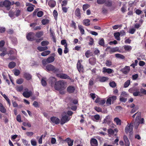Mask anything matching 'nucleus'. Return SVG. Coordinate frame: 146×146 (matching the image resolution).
<instances>
[{
	"label": "nucleus",
	"mask_w": 146,
	"mask_h": 146,
	"mask_svg": "<svg viewBox=\"0 0 146 146\" xmlns=\"http://www.w3.org/2000/svg\"><path fill=\"white\" fill-rule=\"evenodd\" d=\"M32 93L31 91H26L24 92L23 94V96L26 98L29 97L32 95Z\"/></svg>",
	"instance_id": "19"
},
{
	"label": "nucleus",
	"mask_w": 146,
	"mask_h": 146,
	"mask_svg": "<svg viewBox=\"0 0 146 146\" xmlns=\"http://www.w3.org/2000/svg\"><path fill=\"white\" fill-rule=\"evenodd\" d=\"M91 54V52L89 50H88L85 52V55L87 58H88L90 57Z\"/></svg>",
	"instance_id": "48"
},
{
	"label": "nucleus",
	"mask_w": 146,
	"mask_h": 146,
	"mask_svg": "<svg viewBox=\"0 0 146 146\" xmlns=\"http://www.w3.org/2000/svg\"><path fill=\"white\" fill-rule=\"evenodd\" d=\"M137 116L136 118V121L139 120L141 118V113L140 112H137L136 113Z\"/></svg>",
	"instance_id": "39"
},
{
	"label": "nucleus",
	"mask_w": 146,
	"mask_h": 146,
	"mask_svg": "<svg viewBox=\"0 0 146 146\" xmlns=\"http://www.w3.org/2000/svg\"><path fill=\"white\" fill-rule=\"evenodd\" d=\"M96 59L94 58H90L89 59L90 63L92 65H95L96 63Z\"/></svg>",
	"instance_id": "26"
},
{
	"label": "nucleus",
	"mask_w": 146,
	"mask_h": 146,
	"mask_svg": "<svg viewBox=\"0 0 146 146\" xmlns=\"http://www.w3.org/2000/svg\"><path fill=\"white\" fill-rule=\"evenodd\" d=\"M31 143L32 145L35 146L36 145V142L34 139H32L31 141Z\"/></svg>",
	"instance_id": "54"
},
{
	"label": "nucleus",
	"mask_w": 146,
	"mask_h": 146,
	"mask_svg": "<svg viewBox=\"0 0 146 146\" xmlns=\"http://www.w3.org/2000/svg\"><path fill=\"white\" fill-rule=\"evenodd\" d=\"M22 141L23 144L25 145H26V146H30V144L28 143V141L26 140L23 139H22Z\"/></svg>",
	"instance_id": "51"
},
{
	"label": "nucleus",
	"mask_w": 146,
	"mask_h": 146,
	"mask_svg": "<svg viewBox=\"0 0 146 146\" xmlns=\"http://www.w3.org/2000/svg\"><path fill=\"white\" fill-rule=\"evenodd\" d=\"M95 102L96 103H98L102 105L105 103L106 101L105 100H102L98 98L96 100Z\"/></svg>",
	"instance_id": "13"
},
{
	"label": "nucleus",
	"mask_w": 146,
	"mask_h": 146,
	"mask_svg": "<svg viewBox=\"0 0 146 146\" xmlns=\"http://www.w3.org/2000/svg\"><path fill=\"white\" fill-rule=\"evenodd\" d=\"M43 136V135H42L40 136V138H39V136H37V137H36V139H38V142L40 144H41L42 143V138Z\"/></svg>",
	"instance_id": "49"
},
{
	"label": "nucleus",
	"mask_w": 146,
	"mask_h": 146,
	"mask_svg": "<svg viewBox=\"0 0 146 146\" xmlns=\"http://www.w3.org/2000/svg\"><path fill=\"white\" fill-rule=\"evenodd\" d=\"M108 133L110 135H112L114 134V131L111 129H108Z\"/></svg>",
	"instance_id": "62"
},
{
	"label": "nucleus",
	"mask_w": 146,
	"mask_h": 146,
	"mask_svg": "<svg viewBox=\"0 0 146 146\" xmlns=\"http://www.w3.org/2000/svg\"><path fill=\"white\" fill-rule=\"evenodd\" d=\"M45 78H43L41 80V83L42 85L43 86H45L46 85V82L45 80Z\"/></svg>",
	"instance_id": "42"
},
{
	"label": "nucleus",
	"mask_w": 146,
	"mask_h": 146,
	"mask_svg": "<svg viewBox=\"0 0 146 146\" xmlns=\"http://www.w3.org/2000/svg\"><path fill=\"white\" fill-rule=\"evenodd\" d=\"M58 76L62 79H67L69 80L71 79V78L70 77L68 76L67 74H58Z\"/></svg>",
	"instance_id": "18"
},
{
	"label": "nucleus",
	"mask_w": 146,
	"mask_h": 146,
	"mask_svg": "<svg viewBox=\"0 0 146 146\" xmlns=\"http://www.w3.org/2000/svg\"><path fill=\"white\" fill-rule=\"evenodd\" d=\"M65 141H67L68 146H72L73 145L74 141L69 138H68L65 140Z\"/></svg>",
	"instance_id": "21"
},
{
	"label": "nucleus",
	"mask_w": 146,
	"mask_h": 146,
	"mask_svg": "<svg viewBox=\"0 0 146 146\" xmlns=\"http://www.w3.org/2000/svg\"><path fill=\"white\" fill-rule=\"evenodd\" d=\"M41 23L42 25H45L49 23V20L47 19H43L42 20Z\"/></svg>",
	"instance_id": "41"
},
{
	"label": "nucleus",
	"mask_w": 146,
	"mask_h": 146,
	"mask_svg": "<svg viewBox=\"0 0 146 146\" xmlns=\"http://www.w3.org/2000/svg\"><path fill=\"white\" fill-rule=\"evenodd\" d=\"M70 119L68 115H66V112H64L63 113L62 117L61 119L60 124L63 125L65 123L68 121Z\"/></svg>",
	"instance_id": "3"
},
{
	"label": "nucleus",
	"mask_w": 146,
	"mask_h": 146,
	"mask_svg": "<svg viewBox=\"0 0 146 146\" xmlns=\"http://www.w3.org/2000/svg\"><path fill=\"white\" fill-rule=\"evenodd\" d=\"M50 120L51 122L56 124H58L60 122V120L58 118L56 117H52L50 118Z\"/></svg>",
	"instance_id": "11"
},
{
	"label": "nucleus",
	"mask_w": 146,
	"mask_h": 146,
	"mask_svg": "<svg viewBox=\"0 0 146 146\" xmlns=\"http://www.w3.org/2000/svg\"><path fill=\"white\" fill-rule=\"evenodd\" d=\"M64 52L65 54L67 53L69 51L68 49L67 48V44H66L64 45Z\"/></svg>",
	"instance_id": "57"
},
{
	"label": "nucleus",
	"mask_w": 146,
	"mask_h": 146,
	"mask_svg": "<svg viewBox=\"0 0 146 146\" xmlns=\"http://www.w3.org/2000/svg\"><path fill=\"white\" fill-rule=\"evenodd\" d=\"M133 95L135 96H142V95L141 94L140 92L139 91H137L133 92Z\"/></svg>",
	"instance_id": "50"
},
{
	"label": "nucleus",
	"mask_w": 146,
	"mask_h": 146,
	"mask_svg": "<svg viewBox=\"0 0 146 146\" xmlns=\"http://www.w3.org/2000/svg\"><path fill=\"white\" fill-rule=\"evenodd\" d=\"M98 79L99 81L101 82H106L109 79V78L107 77H101L100 76H98L96 78Z\"/></svg>",
	"instance_id": "8"
},
{
	"label": "nucleus",
	"mask_w": 146,
	"mask_h": 146,
	"mask_svg": "<svg viewBox=\"0 0 146 146\" xmlns=\"http://www.w3.org/2000/svg\"><path fill=\"white\" fill-rule=\"evenodd\" d=\"M119 100L122 102H125L127 100V98L120 96V97L119 98Z\"/></svg>",
	"instance_id": "61"
},
{
	"label": "nucleus",
	"mask_w": 146,
	"mask_h": 146,
	"mask_svg": "<svg viewBox=\"0 0 146 146\" xmlns=\"http://www.w3.org/2000/svg\"><path fill=\"white\" fill-rule=\"evenodd\" d=\"M34 9V7H33L31 6H29L27 7V10L28 11L31 12Z\"/></svg>",
	"instance_id": "60"
},
{
	"label": "nucleus",
	"mask_w": 146,
	"mask_h": 146,
	"mask_svg": "<svg viewBox=\"0 0 146 146\" xmlns=\"http://www.w3.org/2000/svg\"><path fill=\"white\" fill-rule=\"evenodd\" d=\"M48 5L52 7H54L56 4V2L53 0L49 1L48 3Z\"/></svg>",
	"instance_id": "25"
},
{
	"label": "nucleus",
	"mask_w": 146,
	"mask_h": 146,
	"mask_svg": "<svg viewBox=\"0 0 146 146\" xmlns=\"http://www.w3.org/2000/svg\"><path fill=\"white\" fill-rule=\"evenodd\" d=\"M106 65L108 67H110L112 64L111 62L109 60H107L105 63Z\"/></svg>",
	"instance_id": "52"
},
{
	"label": "nucleus",
	"mask_w": 146,
	"mask_h": 146,
	"mask_svg": "<svg viewBox=\"0 0 146 146\" xmlns=\"http://www.w3.org/2000/svg\"><path fill=\"white\" fill-rule=\"evenodd\" d=\"M116 99V97L115 96H113L109 97L107 100L106 104L107 106L110 105L111 102H113Z\"/></svg>",
	"instance_id": "7"
},
{
	"label": "nucleus",
	"mask_w": 146,
	"mask_h": 146,
	"mask_svg": "<svg viewBox=\"0 0 146 146\" xmlns=\"http://www.w3.org/2000/svg\"><path fill=\"white\" fill-rule=\"evenodd\" d=\"M56 79L54 77H51L49 79V83L52 86L54 83L56 82Z\"/></svg>",
	"instance_id": "20"
},
{
	"label": "nucleus",
	"mask_w": 146,
	"mask_h": 146,
	"mask_svg": "<svg viewBox=\"0 0 146 146\" xmlns=\"http://www.w3.org/2000/svg\"><path fill=\"white\" fill-rule=\"evenodd\" d=\"M13 72L16 76H18L20 73V71L18 69H14L13 70Z\"/></svg>",
	"instance_id": "43"
},
{
	"label": "nucleus",
	"mask_w": 146,
	"mask_h": 146,
	"mask_svg": "<svg viewBox=\"0 0 146 146\" xmlns=\"http://www.w3.org/2000/svg\"><path fill=\"white\" fill-rule=\"evenodd\" d=\"M65 82L62 80L59 81L55 82L54 88L55 90L59 91L61 94H63L65 93V90L66 88L65 86Z\"/></svg>",
	"instance_id": "1"
},
{
	"label": "nucleus",
	"mask_w": 146,
	"mask_h": 146,
	"mask_svg": "<svg viewBox=\"0 0 146 146\" xmlns=\"http://www.w3.org/2000/svg\"><path fill=\"white\" fill-rule=\"evenodd\" d=\"M90 21L88 19L84 20L83 21V24L85 26H88L90 25Z\"/></svg>",
	"instance_id": "36"
},
{
	"label": "nucleus",
	"mask_w": 146,
	"mask_h": 146,
	"mask_svg": "<svg viewBox=\"0 0 146 146\" xmlns=\"http://www.w3.org/2000/svg\"><path fill=\"white\" fill-rule=\"evenodd\" d=\"M134 124L133 122H131L130 124H128L125 129V131L126 133H127L129 132L130 133L132 131L133 126Z\"/></svg>",
	"instance_id": "4"
},
{
	"label": "nucleus",
	"mask_w": 146,
	"mask_h": 146,
	"mask_svg": "<svg viewBox=\"0 0 146 146\" xmlns=\"http://www.w3.org/2000/svg\"><path fill=\"white\" fill-rule=\"evenodd\" d=\"M50 35L52 38H54V33L51 28L50 29Z\"/></svg>",
	"instance_id": "58"
},
{
	"label": "nucleus",
	"mask_w": 146,
	"mask_h": 146,
	"mask_svg": "<svg viewBox=\"0 0 146 146\" xmlns=\"http://www.w3.org/2000/svg\"><path fill=\"white\" fill-rule=\"evenodd\" d=\"M78 27L79 29L82 34H84V31L83 28V27L81 25H78Z\"/></svg>",
	"instance_id": "44"
},
{
	"label": "nucleus",
	"mask_w": 146,
	"mask_h": 146,
	"mask_svg": "<svg viewBox=\"0 0 146 146\" xmlns=\"http://www.w3.org/2000/svg\"><path fill=\"white\" fill-rule=\"evenodd\" d=\"M43 35V32L42 31H40L37 32L35 35L36 37L38 38H40Z\"/></svg>",
	"instance_id": "34"
},
{
	"label": "nucleus",
	"mask_w": 146,
	"mask_h": 146,
	"mask_svg": "<svg viewBox=\"0 0 146 146\" xmlns=\"http://www.w3.org/2000/svg\"><path fill=\"white\" fill-rule=\"evenodd\" d=\"M45 69L48 72L51 71L54 73L58 72L59 70L58 69L51 64L47 65Z\"/></svg>",
	"instance_id": "2"
},
{
	"label": "nucleus",
	"mask_w": 146,
	"mask_h": 146,
	"mask_svg": "<svg viewBox=\"0 0 146 146\" xmlns=\"http://www.w3.org/2000/svg\"><path fill=\"white\" fill-rule=\"evenodd\" d=\"M124 49L127 51L129 52L132 49V47L129 45H124L123 46Z\"/></svg>",
	"instance_id": "31"
},
{
	"label": "nucleus",
	"mask_w": 146,
	"mask_h": 146,
	"mask_svg": "<svg viewBox=\"0 0 146 146\" xmlns=\"http://www.w3.org/2000/svg\"><path fill=\"white\" fill-rule=\"evenodd\" d=\"M120 96L123 97H126L128 96V94L126 92L123 91L121 93Z\"/></svg>",
	"instance_id": "47"
},
{
	"label": "nucleus",
	"mask_w": 146,
	"mask_h": 146,
	"mask_svg": "<svg viewBox=\"0 0 146 146\" xmlns=\"http://www.w3.org/2000/svg\"><path fill=\"white\" fill-rule=\"evenodd\" d=\"M115 56L118 58H119L121 59H124L125 58V56L123 55L119 54H115Z\"/></svg>",
	"instance_id": "38"
},
{
	"label": "nucleus",
	"mask_w": 146,
	"mask_h": 146,
	"mask_svg": "<svg viewBox=\"0 0 146 146\" xmlns=\"http://www.w3.org/2000/svg\"><path fill=\"white\" fill-rule=\"evenodd\" d=\"M120 35V33L119 32H117L114 33V36L115 38L117 40H120V38L119 37Z\"/></svg>",
	"instance_id": "28"
},
{
	"label": "nucleus",
	"mask_w": 146,
	"mask_h": 146,
	"mask_svg": "<svg viewBox=\"0 0 146 146\" xmlns=\"http://www.w3.org/2000/svg\"><path fill=\"white\" fill-rule=\"evenodd\" d=\"M33 105L35 108H38L39 107V105L37 102L35 101L33 103Z\"/></svg>",
	"instance_id": "64"
},
{
	"label": "nucleus",
	"mask_w": 146,
	"mask_h": 146,
	"mask_svg": "<svg viewBox=\"0 0 146 146\" xmlns=\"http://www.w3.org/2000/svg\"><path fill=\"white\" fill-rule=\"evenodd\" d=\"M11 4V2L9 1L6 0L3 2H0V6H4L6 7H9Z\"/></svg>",
	"instance_id": "5"
},
{
	"label": "nucleus",
	"mask_w": 146,
	"mask_h": 146,
	"mask_svg": "<svg viewBox=\"0 0 146 146\" xmlns=\"http://www.w3.org/2000/svg\"><path fill=\"white\" fill-rule=\"evenodd\" d=\"M16 66V63L14 62H10L8 64V67L10 68H14Z\"/></svg>",
	"instance_id": "32"
},
{
	"label": "nucleus",
	"mask_w": 146,
	"mask_h": 146,
	"mask_svg": "<svg viewBox=\"0 0 146 146\" xmlns=\"http://www.w3.org/2000/svg\"><path fill=\"white\" fill-rule=\"evenodd\" d=\"M90 7V5L88 4L84 5L83 6V9L84 11H85L86 9Z\"/></svg>",
	"instance_id": "56"
},
{
	"label": "nucleus",
	"mask_w": 146,
	"mask_h": 146,
	"mask_svg": "<svg viewBox=\"0 0 146 146\" xmlns=\"http://www.w3.org/2000/svg\"><path fill=\"white\" fill-rule=\"evenodd\" d=\"M144 119L143 118L141 119H140L139 120H138L137 121H136L134 123V125H135V128L137 129V128L140 123L144 124Z\"/></svg>",
	"instance_id": "16"
},
{
	"label": "nucleus",
	"mask_w": 146,
	"mask_h": 146,
	"mask_svg": "<svg viewBox=\"0 0 146 146\" xmlns=\"http://www.w3.org/2000/svg\"><path fill=\"white\" fill-rule=\"evenodd\" d=\"M107 49L108 50H109V52L111 54L113 53L116 51H118L119 52H124V51H121L120 50H118L117 47L111 48L110 47H108L107 48Z\"/></svg>",
	"instance_id": "6"
},
{
	"label": "nucleus",
	"mask_w": 146,
	"mask_h": 146,
	"mask_svg": "<svg viewBox=\"0 0 146 146\" xmlns=\"http://www.w3.org/2000/svg\"><path fill=\"white\" fill-rule=\"evenodd\" d=\"M23 87L22 86L17 87L16 88L17 90L19 92H21L23 90Z\"/></svg>",
	"instance_id": "63"
},
{
	"label": "nucleus",
	"mask_w": 146,
	"mask_h": 146,
	"mask_svg": "<svg viewBox=\"0 0 146 146\" xmlns=\"http://www.w3.org/2000/svg\"><path fill=\"white\" fill-rule=\"evenodd\" d=\"M47 63H49L53 62L55 60V58L53 56H50L48 57L47 59Z\"/></svg>",
	"instance_id": "27"
},
{
	"label": "nucleus",
	"mask_w": 146,
	"mask_h": 146,
	"mask_svg": "<svg viewBox=\"0 0 146 146\" xmlns=\"http://www.w3.org/2000/svg\"><path fill=\"white\" fill-rule=\"evenodd\" d=\"M106 1L105 2L106 5L110 7L112 5V2L109 0H106Z\"/></svg>",
	"instance_id": "45"
},
{
	"label": "nucleus",
	"mask_w": 146,
	"mask_h": 146,
	"mask_svg": "<svg viewBox=\"0 0 146 146\" xmlns=\"http://www.w3.org/2000/svg\"><path fill=\"white\" fill-rule=\"evenodd\" d=\"M98 43L101 46H104V42L103 38H101L100 39Z\"/></svg>",
	"instance_id": "46"
},
{
	"label": "nucleus",
	"mask_w": 146,
	"mask_h": 146,
	"mask_svg": "<svg viewBox=\"0 0 146 146\" xmlns=\"http://www.w3.org/2000/svg\"><path fill=\"white\" fill-rule=\"evenodd\" d=\"M91 146H98V142L97 140L94 138H92L90 141Z\"/></svg>",
	"instance_id": "10"
},
{
	"label": "nucleus",
	"mask_w": 146,
	"mask_h": 146,
	"mask_svg": "<svg viewBox=\"0 0 146 146\" xmlns=\"http://www.w3.org/2000/svg\"><path fill=\"white\" fill-rule=\"evenodd\" d=\"M114 120V122L116 123L117 125H121V120L118 117L115 118Z\"/></svg>",
	"instance_id": "37"
},
{
	"label": "nucleus",
	"mask_w": 146,
	"mask_h": 146,
	"mask_svg": "<svg viewBox=\"0 0 146 146\" xmlns=\"http://www.w3.org/2000/svg\"><path fill=\"white\" fill-rule=\"evenodd\" d=\"M43 15V12L41 11H38L37 14V16L39 17H41Z\"/></svg>",
	"instance_id": "59"
},
{
	"label": "nucleus",
	"mask_w": 146,
	"mask_h": 146,
	"mask_svg": "<svg viewBox=\"0 0 146 146\" xmlns=\"http://www.w3.org/2000/svg\"><path fill=\"white\" fill-rule=\"evenodd\" d=\"M130 80H127L125 82L124 84V87L125 88L127 87L130 85Z\"/></svg>",
	"instance_id": "40"
},
{
	"label": "nucleus",
	"mask_w": 146,
	"mask_h": 146,
	"mask_svg": "<svg viewBox=\"0 0 146 146\" xmlns=\"http://www.w3.org/2000/svg\"><path fill=\"white\" fill-rule=\"evenodd\" d=\"M50 53V50L45 51L41 53V55L43 56H45L49 54Z\"/></svg>",
	"instance_id": "33"
},
{
	"label": "nucleus",
	"mask_w": 146,
	"mask_h": 146,
	"mask_svg": "<svg viewBox=\"0 0 146 146\" xmlns=\"http://www.w3.org/2000/svg\"><path fill=\"white\" fill-rule=\"evenodd\" d=\"M0 111L3 113H5L6 111V110L3 106L2 104L0 103Z\"/></svg>",
	"instance_id": "30"
},
{
	"label": "nucleus",
	"mask_w": 146,
	"mask_h": 146,
	"mask_svg": "<svg viewBox=\"0 0 146 146\" xmlns=\"http://www.w3.org/2000/svg\"><path fill=\"white\" fill-rule=\"evenodd\" d=\"M109 85L112 88H114L116 86V83L114 81L110 82L109 83Z\"/></svg>",
	"instance_id": "55"
},
{
	"label": "nucleus",
	"mask_w": 146,
	"mask_h": 146,
	"mask_svg": "<svg viewBox=\"0 0 146 146\" xmlns=\"http://www.w3.org/2000/svg\"><path fill=\"white\" fill-rule=\"evenodd\" d=\"M124 140V141L125 146H129L130 143L127 137L125 135L123 136Z\"/></svg>",
	"instance_id": "22"
},
{
	"label": "nucleus",
	"mask_w": 146,
	"mask_h": 146,
	"mask_svg": "<svg viewBox=\"0 0 146 146\" xmlns=\"http://www.w3.org/2000/svg\"><path fill=\"white\" fill-rule=\"evenodd\" d=\"M75 15L80 19L81 17V14L80 12V10L79 8H77L75 11Z\"/></svg>",
	"instance_id": "29"
},
{
	"label": "nucleus",
	"mask_w": 146,
	"mask_h": 146,
	"mask_svg": "<svg viewBox=\"0 0 146 146\" xmlns=\"http://www.w3.org/2000/svg\"><path fill=\"white\" fill-rule=\"evenodd\" d=\"M77 67L79 72H82L83 70V67L80 63V61L78 60L77 64Z\"/></svg>",
	"instance_id": "15"
},
{
	"label": "nucleus",
	"mask_w": 146,
	"mask_h": 146,
	"mask_svg": "<svg viewBox=\"0 0 146 146\" xmlns=\"http://www.w3.org/2000/svg\"><path fill=\"white\" fill-rule=\"evenodd\" d=\"M103 70L102 72L103 73H107L109 74H110L113 72H114L113 70L111 68H107L105 67L103 68Z\"/></svg>",
	"instance_id": "14"
},
{
	"label": "nucleus",
	"mask_w": 146,
	"mask_h": 146,
	"mask_svg": "<svg viewBox=\"0 0 146 146\" xmlns=\"http://www.w3.org/2000/svg\"><path fill=\"white\" fill-rule=\"evenodd\" d=\"M75 90V87L72 86H69L67 89V90L68 92L70 93H73Z\"/></svg>",
	"instance_id": "17"
},
{
	"label": "nucleus",
	"mask_w": 146,
	"mask_h": 146,
	"mask_svg": "<svg viewBox=\"0 0 146 146\" xmlns=\"http://www.w3.org/2000/svg\"><path fill=\"white\" fill-rule=\"evenodd\" d=\"M23 82V79L22 78H20L19 79H17L16 80V82L18 84H21Z\"/></svg>",
	"instance_id": "53"
},
{
	"label": "nucleus",
	"mask_w": 146,
	"mask_h": 146,
	"mask_svg": "<svg viewBox=\"0 0 146 146\" xmlns=\"http://www.w3.org/2000/svg\"><path fill=\"white\" fill-rule=\"evenodd\" d=\"M130 70L129 66H126L124 68L121 70V72L125 74H127Z\"/></svg>",
	"instance_id": "12"
},
{
	"label": "nucleus",
	"mask_w": 146,
	"mask_h": 146,
	"mask_svg": "<svg viewBox=\"0 0 146 146\" xmlns=\"http://www.w3.org/2000/svg\"><path fill=\"white\" fill-rule=\"evenodd\" d=\"M37 49L40 52H42L48 49V48L47 46H39L38 47Z\"/></svg>",
	"instance_id": "23"
},
{
	"label": "nucleus",
	"mask_w": 146,
	"mask_h": 146,
	"mask_svg": "<svg viewBox=\"0 0 146 146\" xmlns=\"http://www.w3.org/2000/svg\"><path fill=\"white\" fill-rule=\"evenodd\" d=\"M34 34L33 33H30L27 34V38L28 40L33 41L34 40L33 36Z\"/></svg>",
	"instance_id": "9"
},
{
	"label": "nucleus",
	"mask_w": 146,
	"mask_h": 146,
	"mask_svg": "<svg viewBox=\"0 0 146 146\" xmlns=\"http://www.w3.org/2000/svg\"><path fill=\"white\" fill-rule=\"evenodd\" d=\"M24 77L27 80H29L31 79L32 76L28 73H25L24 74Z\"/></svg>",
	"instance_id": "24"
},
{
	"label": "nucleus",
	"mask_w": 146,
	"mask_h": 146,
	"mask_svg": "<svg viewBox=\"0 0 146 146\" xmlns=\"http://www.w3.org/2000/svg\"><path fill=\"white\" fill-rule=\"evenodd\" d=\"M49 42L47 40H43L42 41L41 43V45L42 46H47L49 44Z\"/></svg>",
	"instance_id": "35"
}]
</instances>
